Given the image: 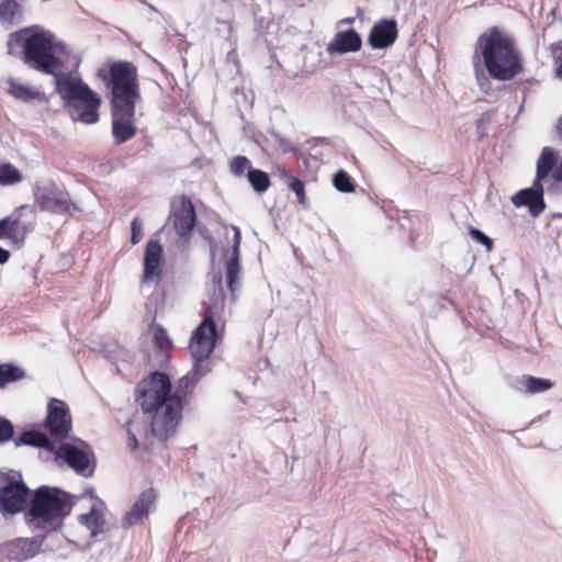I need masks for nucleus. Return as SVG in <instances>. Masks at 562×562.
<instances>
[{"mask_svg":"<svg viewBox=\"0 0 562 562\" xmlns=\"http://www.w3.org/2000/svg\"><path fill=\"white\" fill-rule=\"evenodd\" d=\"M198 381L199 374L194 370L181 376L175 386L165 370L149 371L143 378V413L150 414L145 450L154 452L167 448L178 431Z\"/></svg>","mask_w":562,"mask_h":562,"instance_id":"nucleus-1","label":"nucleus"},{"mask_svg":"<svg viewBox=\"0 0 562 562\" xmlns=\"http://www.w3.org/2000/svg\"><path fill=\"white\" fill-rule=\"evenodd\" d=\"M24 37V60L32 68L47 75H53L56 91L65 101L74 121L93 124L98 121V108L101 100L82 82L79 77L60 72V63L55 56L60 45L55 42L52 33L37 26L26 27L16 33Z\"/></svg>","mask_w":562,"mask_h":562,"instance_id":"nucleus-2","label":"nucleus"},{"mask_svg":"<svg viewBox=\"0 0 562 562\" xmlns=\"http://www.w3.org/2000/svg\"><path fill=\"white\" fill-rule=\"evenodd\" d=\"M474 54L482 57L493 79L509 81L524 70L522 55L514 36L498 26H491L479 35Z\"/></svg>","mask_w":562,"mask_h":562,"instance_id":"nucleus-3","label":"nucleus"},{"mask_svg":"<svg viewBox=\"0 0 562 562\" xmlns=\"http://www.w3.org/2000/svg\"><path fill=\"white\" fill-rule=\"evenodd\" d=\"M71 507L69 494L59 488L41 486L34 494L29 515L32 521L55 528L70 513Z\"/></svg>","mask_w":562,"mask_h":562,"instance_id":"nucleus-4","label":"nucleus"},{"mask_svg":"<svg viewBox=\"0 0 562 562\" xmlns=\"http://www.w3.org/2000/svg\"><path fill=\"white\" fill-rule=\"evenodd\" d=\"M224 303L221 306L210 305L203 312V319L194 329L189 342V351L195 362L206 360L215 349L217 331L215 319L221 317Z\"/></svg>","mask_w":562,"mask_h":562,"instance_id":"nucleus-5","label":"nucleus"},{"mask_svg":"<svg viewBox=\"0 0 562 562\" xmlns=\"http://www.w3.org/2000/svg\"><path fill=\"white\" fill-rule=\"evenodd\" d=\"M110 76L113 108L131 109L136 98V67L130 63H114L110 67Z\"/></svg>","mask_w":562,"mask_h":562,"instance_id":"nucleus-6","label":"nucleus"},{"mask_svg":"<svg viewBox=\"0 0 562 562\" xmlns=\"http://www.w3.org/2000/svg\"><path fill=\"white\" fill-rule=\"evenodd\" d=\"M153 350L148 351L143 367L147 373L154 370H165L170 363V353L173 348L167 330L160 324H151L148 328Z\"/></svg>","mask_w":562,"mask_h":562,"instance_id":"nucleus-7","label":"nucleus"},{"mask_svg":"<svg viewBox=\"0 0 562 562\" xmlns=\"http://www.w3.org/2000/svg\"><path fill=\"white\" fill-rule=\"evenodd\" d=\"M159 233L151 237L145 247L143 257V283L159 285L168 274V265L164 256V247L158 238Z\"/></svg>","mask_w":562,"mask_h":562,"instance_id":"nucleus-8","label":"nucleus"},{"mask_svg":"<svg viewBox=\"0 0 562 562\" xmlns=\"http://www.w3.org/2000/svg\"><path fill=\"white\" fill-rule=\"evenodd\" d=\"M34 199L40 209L45 212L72 215L78 211V206L71 201L69 194L54 187H36Z\"/></svg>","mask_w":562,"mask_h":562,"instance_id":"nucleus-9","label":"nucleus"},{"mask_svg":"<svg viewBox=\"0 0 562 562\" xmlns=\"http://www.w3.org/2000/svg\"><path fill=\"white\" fill-rule=\"evenodd\" d=\"M169 221L180 237L188 236L191 233L196 223V214L189 196L182 194L172 198Z\"/></svg>","mask_w":562,"mask_h":562,"instance_id":"nucleus-10","label":"nucleus"},{"mask_svg":"<svg viewBox=\"0 0 562 562\" xmlns=\"http://www.w3.org/2000/svg\"><path fill=\"white\" fill-rule=\"evenodd\" d=\"M45 425L49 434L59 440L68 437L71 431V417L63 401L53 398L47 407Z\"/></svg>","mask_w":562,"mask_h":562,"instance_id":"nucleus-11","label":"nucleus"},{"mask_svg":"<svg viewBox=\"0 0 562 562\" xmlns=\"http://www.w3.org/2000/svg\"><path fill=\"white\" fill-rule=\"evenodd\" d=\"M33 213L27 206H21L15 210L8 221V239L18 246H21L26 235L33 229Z\"/></svg>","mask_w":562,"mask_h":562,"instance_id":"nucleus-12","label":"nucleus"},{"mask_svg":"<svg viewBox=\"0 0 562 562\" xmlns=\"http://www.w3.org/2000/svg\"><path fill=\"white\" fill-rule=\"evenodd\" d=\"M42 547V540L33 539H15L1 546V553L9 562H23L35 557Z\"/></svg>","mask_w":562,"mask_h":562,"instance_id":"nucleus-13","label":"nucleus"},{"mask_svg":"<svg viewBox=\"0 0 562 562\" xmlns=\"http://www.w3.org/2000/svg\"><path fill=\"white\" fill-rule=\"evenodd\" d=\"M57 459L64 460L77 473L87 475L92 472L90 470L89 452L82 448L71 443H63L56 451Z\"/></svg>","mask_w":562,"mask_h":562,"instance_id":"nucleus-14","label":"nucleus"},{"mask_svg":"<svg viewBox=\"0 0 562 562\" xmlns=\"http://www.w3.org/2000/svg\"><path fill=\"white\" fill-rule=\"evenodd\" d=\"M29 488L22 482H10L0 491V504L8 513H18L26 504Z\"/></svg>","mask_w":562,"mask_h":562,"instance_id":"nucleus-15","label":"nucleus"},{"mask_svg":"<svg viewBox=\"0 0 562 562\" xmlns=\"http://www.w3.org/2000/svg\"><path fill=\"white\" fill-rule=\"evenodd\" d=\"M512 202L516 207L528 206L531 215L538 216L546 207L542 184L535 181L532 188L522 189L514 194Z\"/></svg>","mask_w":562,"mask_h":562,"instance_id":"nucleus-16","label":"nucleus"},{"mask_svg":"<svg viewBox=\"0 0 562 562\" xmlns=\"http://www.w3.org/2000/svg\"><path fill=\"white\" fill-rule=\"evenodd\" d=\"M397 25L394 20L383 19L376 22L370 32L369 44L373 48L391 46L397 38Z\"/></svg>","mask_w":562,"mask_h":562,"instance_id":"nucleus-17","label":"nucleus"},{"mask_svg":"<svg viewBox=\"0 0 562 562\" xmlns=\"http://www.w3.org/2000/svg\"><path fill=\"white\" fill-rule=\"evenodd\" d=\"M134 114V105H131V109H125L124 106L113 108L112 112V131L114 137L120 142H125L131 138L136 130L131 124V117Z\"/></svg>","mask_w":562,"mask_h":562,"instance_id":"nucleus-18","label":"nucleus"},{"mask_svg":"<svg viewBox=\"0 0 562 562\" xmlns=\"http://www.w3.org/2000/svg\"><path fill=\"white\" fill-rule=\"evenodd\" d=\"M362 41L360 35L355 30L338 32L331 42L327 45V53L346 54L350 52H358L361 48Z\"/></svg>","mask_w":562,"mask_h":562,"instance_id":"nucleus-19","label":"nucleus"},{"mask_svg":"<svg viewBox=\"0 0 562 562\" xmlns=\"http://www.w3.org/2000/svg\"><path fill=\"white\" fill-rule=\"evenodd\" d=\"M24 9L21 3L15 0L0 1V24L11 27L19 24L23 20Z\"/></svg>","mask_w":562,"mask_h":562,"instance_id":"nucleus-20","label":"nucleus"},{"mask_svg":"<svg viewBox=\"0 0 562 562\" xmlns=\"http://www.w3.org/2000/svg\"><path fill=\"white\" fill-rule=\"evenodd\" d=\"M78 521L87 528L91 537L101 533L105 524L103 514L95 508H92L87 514L79 515Z\"/></svg>","mask_w":562,"mask_h":562,"instance_id":"nucleus-21","label":"nucleus"},{"mask_svg":"<svg viewBox=\"0 0 562 562\" xmlns=\"http://www.w3.org/2000/svg\"><path fill=\"white\" fill-rule=\"evenodd\" d=\"M555 164L557 155L554 150L550 147H544L537 161V176L535 181L541 183V181L548 177Z\"/></svg>","mask_w":562,"mask_h":562,"instance_id":"nucleus-22","label":"nucleus"},{"mask_svg":"<svg viewBox=\"0 0 562 562\" xmlns=\"http://www.w3.org/2000/svg\"><path fill=\"white\" fill-rule=\"evenodd\" d=\"M16 446L19 445H29L33 447L45 448L48 451H55V446L50 442L48 437L38 431H25L21 435V437L16 440Z\"/></svg>","mask_w":562,"mask_h":562,"instance_id":"nucleus-23","label":"nucleus"},{"mask_svg":"<svg viewBox=\"0 0 562 562\" xmlns=\"http://www.w3.org/2000/svg\"><path fill=\"white\" fill-rule=\"evenodd\" d=\"M239 257L229 255L226 261V283L232 295L235 294L239 281Z\"/></svg>","mask_w":562,"mask_h":562,"instance_id":"nucleus-24","label":"nucleus"},{"mask_svg":"<svg viewBox=\"0 0 562 562\" xmlns=\"http://www.w3.org/2000/svg\"><path fill=\"white\" fill-rule=\"evenodd\" d=\"M247 178L252 189L258 193H263L270 188L269 175L260 169L249 168Z\"/></svg>","mask_w":562,"mask_h":562,"instance_id":"nucleus-25","label":"nucleus"},{"mask_svg":"<svg viewBox=\"0 0 562 562\" xmlns=\"http://www.w3.org/2000/svg\"><path fill=\"white\" fill-rule=\"evenodd\" d=\"M521 384L524 385L526 393L529 394L542 393L553 386V383L550 380L532 375H524Z\"/></svg>","mask_w":562,"mask_h":562,"instance_id":"nucleus-26","label":"nucleus"},{"mask_svg":"<svg viewBox=\"0 0 562 562\" xmlns=\"http://www.w3.org/2000/svg\"><path fill=\"white\" fill-rule=\"evenodd\" d=\"M281 175L285 179L288 188L295 193L297 202L301 205H305V203H306V194H305V184H304V182L301 179L292 176L284 168L282 169Z\"/></svg>","mask_w":562,"mask_h":562,"instance_id":"nucleus-27","label":"nucleus"},{"mask_svg":"<svg viewBox=\"0 0 562 562\" xmlns=\"http://www.w3.org/2000/svg\"><path fill=\"white\" fill-rule=\"evenodd\" d=\"M22 181L20 170L7 162L0 165V186H13Z\"/></svg>","mask_w":562,"mask_h":562,"instance_id":"nucleus-28","label":"nucleus"},{"mask_svg":"<svg viewBox=\"0 0 562 562\" xmlns=\"http://www.w3.org/2000/svg\"><path fill=\"white\" fill-rule=\"evenodd\" d=\"M333 184L344 193H352L356 190L352 178L345 170H339L334 175Z\"/></svg>","mask_w":562,"mask_h":562,"instance_id":"nucleus-29","label":"nucleus"},{"mask_svg":"<svg viewBox=\"0 0 562 562\" xmlns=\"http://www.w3.org/2000/svg\"><path fill=\"white\" fill-rule=\"evenodd\" d=\"M24 372L22 369L11 366V364H1L0 366V386L5 385L9 382L18 381L23 378Z\"/></svg>","mask_w":562,"mask_h":562,"instance_id":"nucleus-30","label":"nucleus"},{"mask_svg":"<svg viewBox=\"0 0 562 562\" xmlns=\"http://www.w3.org/2000/svg\"><path fill=\"white\" fill-rule=\"evenodd\" d=\"M554 77L562 80V41L550 44Z\"/></svg>","mask_w":562,"mask_h":562,"instance_id":"nucleus-31","label":"nucleus"},{"mask_svg":"<svg viewBox=\"0 0 562 562\" xmlns=\"http://www.w3.org/2000/svg\"><path fill=\"white\" fill-rule=\"evenodd\" d=\"M249 168H251L250 160L245 156H236L229 164L231 172L237 177H241Z\"/></svg>","mask_w":562,"mask_h":562,"instance_id":"nucleus-32","label":"nucleus"},{"mask_svg":"<svg viewBox=\"0 0 562 562\" xmlns=\"http://www.w3.org/2000/svg\"><path fill=\"white\" fill-rule=\"evenodd\" d=\"M10 83V93L18 99L21 100H31L36 95V92L32 91L29 87H25L15 81H9Z\"/></svg>","mask_w":562,"mask_h":562,"instance_id":"nucleus-33","label":"nucleus"},{"mask_svg":"<svg viewBox=\"0 0 562 562\" xmlns=\"http://www.w3.org/2000/svg\"><path fill=\"white\" fill-rule=\"evenodd\" d=\"M469 234L480 244L484 245L488 251L493 248V240L486 236L483 232L475 227H470Z\"/></svg>","mask_w":562,"mask_h":562,"instance_id":"nucleus-34","label":"nucleus"},{"mask_svg":"<svg viewBox=\"0 0 562 562\" xmlns=\"http://www.w3.org/2000/svg\"><path fill=\"white\" fill-rule=\"evenodd\" d=\"M155 501L156 494L153 488L143 492V516H146L148 514V512L150 510V506L155 503Z\"/></svg>","mask_w":562,"mask_h":562,"instance_id":"nucleus-35","label":"nucleus"},{"mask_svg":"<svg viewBox=\"0 0 562 562\" xmlns=\"http://www.w3.org/2000/svg\"><path fill=\"white\" fill-rule=\"evenodd\" d=\"M13 435L12 424L3 418H0V441H8Z\"/></svg>","mask_w":562,"mask_h":562,"instance_id":"nucleus-36","label":"nucleus"},{"mask_svg":"<svg viewBox=\"0 0 562 562\" xmlns=\"http://www.w3.org/2000/svg\"><path fill=\"white\" fill-rule=\"evenodd\" d=\"M125 519L128 525L137 524L140 520L139 501L134 503L132 510L126 515Z\"/></svg>","mask_w":562,"mask_h":562,"instance_id":"nucleus-37","label":"nucleus"},{"mask_svg":"<svg viewBox=\"0 0 562 562\" xmlns=\"http://www.w3.org/2000/svg\"><path fill=\"white\" fill-rule=\"evenodd\" d=\"M132 425H133V422H131V420H128L126 423V431H127V435H128L127 445H128L130 449L133 451V450L137 449L138 440H137V437H136V432H134L132 430Z\"/></svg>","mask_w":562,"mask_h":562,"instance_id":"nucleus-38","label":"nucleus"},{"mask_svg":"<svg viewBox=\"0 0 562 562\" xmlns=\"http://www.w3.org/2000/svg\"><path fill=\"white\" fill-rule=\"evenodd\" d=\"M240 240H241L240 231H239V228L236 227L235 234H234V245H233V248H232L229 255L239 257Z\"/></svg>","mask_w":562,"mask_h":562,"instance_id":"nucleus-39","label":"nucleus"},{"mask_svg":"<svg viewBox=\"0 0 562 562\" xmlns=\"http://www.w3.org/2000/svg\"><path fill=\"white\" fill-rule=\"evenodd\" d=\"M131 240L133 244L138 243V221L137 218H134L132 222V237Z\"/></svg>","mask_w":562,"mask_h":562,"instance_id":"nucleus-40","label":"nucleus"},{"mask_svg":"<svg viewBox=\"0 0 562 562\" xmlns=\"http://www.w3.org/2000/svg\"><path fill=\"white\" fill-rule=\"evenodd\" d=\"M8 221L7 218L0 220V239H8Z\"/></svg>","mask_w":562,"mask_h":562,"instance_id":"nucleus-41","label":"nucleus"},{"mask_svg":"<svg viewBox=\"0 0 562 562\" xmlns=\"http://www.w3.org/2000/svg\"><path fill=\"white\" fill-rule=\"evenodd\" d=\"M10 258V252L0 247V265L5 263Z\"/></svg>","mask_w":562,"mask_h":562,"instance_id":"nucleus-42","label":"nucleus"},{"mask_svg":"<svg viewBox=\"0 0 562 562\" xmlns=\"http://www.w3.org/2000/svg\"><path fill=\"white\" fill-rule=\"evenodd\" d=\"M555 133L560 140H562V115L558 119L557 125H555Z\"/></svg>","mask_w":562,"mask_h":562,"instance_id":"nucleus-43","label":"nucleus"},{"mask_svg":"<svg viewBox=\"0 0 562 562\" xmlns=\"http://www.w3.org/2000/svg\"><path fill=\"white\" fill-rule=\"evenodd\" d=\"M120 356H121V358H122V361H124V362H126V361H127L128 355H127V352H126V351L121 350V351H120Z\"/></svg>","mask_w":562,"mask_h":562,"instance_id":"nucleus-44","label":"nucleus"},{"mask_svg":"<svg viewBox=\"0 0 562 562\" xmlns=\"http://www.w3.org/2000/svg\"><path fill=\"white\" fill-rule=\"evenodd\" d=\"M555 178L559 180H562V162H561V166L559 168V171H558V175L555 176Z\"/></svg>","mask_w":562,"mask_h":562,"instance_id":"nucleus-45","label":"nucleus"},{"mask_svg":"<svg viewBox=\"0 0 562 562\" xmlns=\"http://www.w3.org/2000/svg\"><path fill=\"white\" fill-rule=\"evenodd\" d=\"M140 395V389L139 386L137 385L136 389H135V396L136 398Z\"/></svg>","mask_w":562,"mask_h":562,"instance_id":"nucleus-46","label":"nucleus"},{"mask_svg":"<svg viewBox=\"0 0 562 562\" xmlns=\"http://www.w3.org/2000/svg\"><path fill=\"white\" fill-rule=\"evenodd\" d=\"M116 368H117V371H120V372L125 373V371H126L125 368L121 367L120 364H117Z\"/></svg>","mask_w":562,"mask_h":562,"instance_id":"nucleus-47","label":"nucleus"}]
</instances>
